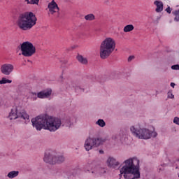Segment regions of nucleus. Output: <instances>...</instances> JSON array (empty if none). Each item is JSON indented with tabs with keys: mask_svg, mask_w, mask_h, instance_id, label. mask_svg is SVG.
Instances as JSON below:
<instances>
[{
	"mask_svg": "<svg viewBox=\"0 0 179 179\" xmlns=\"http://www.w3.org/2000/svg\"><path fill=\"white\" fill-rule=\"evenodd\" d=\"M31 122L32 127L36 129V131H41L45 129L50 132H55L61 128L62 122L61 119L57 117L50 116L47 114L41 115L31 119Z\"/></svg>",
	"mask_w": 179,
	"mask_h": 179,
	"instance_id": "nucleus-1",
	"label": "nucleus"
},
{
	"mask_svg": "<svg viewBox=\"0 0 179 179\" xmlns=\"http://www.w3.org/2000/svg\"><path fill=\"white\" fill-rule=\"evenodd\" d=\"M124 163L125 164L120 169V177L123 176L124 179L141 178L140 161L138 158H129Z\"/></svg>",
	"mask_w": 179,
	"mask_h": 179,
	"instance_id": "nucleus-2",
	"label": "nucleus"
},
{
	"mask_svg": "<svg viewBox=\"0 0 179 179\" xmlns=\"http://www.w3.org/2000/svg\"><path fill=\"white\" fill-rule=\"evenodd\" d=\"M37 23V17L33 12H25L18 15L17 20V26H18L20 30L27 31L33 29L34 26H36Z\"/></svg>",
	"mask_w": 179,
	"mask_h": 179,
	"instance_id": "nucleus-3",
	"label": "nucleus"
},
{
	"mask_svg": "<svg viewBox=\"0 0 179 179\" xmlns=\"http://www.w3.org/2000/svg\"><path fill=\"white\" fill-rule=\"evenodd\" d=\"M115 50V41L112 38H106L101 42L99 54L101 59H107Z\"/></svg>",
	"mask_w": 179,
	"mask_h": 179,
	"instance_id": "nucleus-4",
	"label": "nucleus"
},
{
	"mask_svg": "<svg viewBox=\"0 0 179 179\" xmlns=\"http://www.w3.org/2000/svg\"><path fill=\"white\" fill-rule=\"evenodd\" d=\"M130 131L131 134L136 136V138H138V139H150L152 138H156L157 136V133L155 131H152L148 129L145 128H136L135 126H131L130 127Z\"/></svg>",
	"mask_w": 179,
	"mask_h": 179,
	"instance_id": "nucleus-5",
	"label": "nucleus"
},
{
	"mask_svg": "<svg viewBox=\"0 0 179 179\" xmlns=\"http://www.w3.org/2000/svg\"><path fill=\"white\" fill-rule=\"evenodd\" d=\"M106 141L107 138H88L85 143V149L89 152L93 148H99V146L103 145Z\"/></svg>",
	"mask_w": 179,
	"mask_h": 179,
	"instance_id": "nucleus-6",
	"label": "nucleus"
},
{
	"mask_svg": "<svg viewBox=\"0 0 179 179\" xmlns=\"http://www.w3.org/2000/svg\"><path fill=\"white\" fill-rule=\"evenodd\" d=\"M18 48L22 51V55L24 57H31L36 54V47L31 42L25 41L18 46Z\"/></svg>",
	"mask_w": 179,
	"mask_h": 179,
	"instance_id": "nucleus-7",
	"label": "nucleus"
},
{
	"mask_svg": "<svg viewBox=\"0 0 179 179\" xmlns=\"http://www.w3.org/2000/svg\"><path fill=\"white\" fill-rule=\"evenodd\" d=\"M10 120H17V118H22V120H25L28 122L30 121L29 120V115L26 113L24 110H20L19 107H16L15 110L11 109V111L9 114Z\"/></svg>",
	"mask_w": 179,
	"mask_h": 179,
	"instance_id": "nucleus-8",
	"label": "nucleus"
},
{
	"mask_svg": "<svg viewBox=\"0 0 179 179\" xmlns=\"http://www.w3.org/2000/svg\"><path fill=\"white\" fill-rule=\"evenodd\" d=\"M43 160L45 163H48L49 164H57V152L47 151L45 152Z\"/></svg>",
	"mask_w": 179,
	"mask_h": 179,
	"instance_id": "nucleus-9",
	"label": "nucleus"
},
{
	"mask_svg": "<svg viewBox=\"0 0 179 179\" xmlns=\"http://www.w3.org/2000/svg\"><path fill=\"white\" fill-rule=\"evenodd\" d=\"M52 93V90L51 89L46 90L43 91H41L38 93L36 92H31L32 96H35V100L37 99H48L51 96V94Z\"/></svg>",
	"mask_w": 179,
	"mask_h": 179,
	"instance_id": "nucleus-10",
	"label": "nucleus"
},
{
	"mask_svg": "<svg viewBox=\"0 0 179 179\" xmlns=\"http://www.w3.org/2000/svg\"><path fill=\"white\" fill-rule=\"evenodd\" d=\"M14 69L15 67L11 64H5L1 66L0 71L3 75L9 76L13 72Z\"/></svg>",
	"mask_w": 179,
	"mask_h": 179,
	"instance_id": "nucleus-11",
	"label": "nucleus"
},
{
	"mask_svg": "<svg viewBox=\"0 0 179 179\" xmlns=\"http://www.w3.org/2000/svg\"><path fill=\"white\" fill-rule=\"evenodd\" d=\"M108 166L110 169H118L120 167V162L114 157H109L107 160Z\"/></svg>",
	"mask_w": 179,
	"mask_h": 179,
	"instance_id": "nucleus-12",
	"label": "nucleus"
},
{
	"mask_svg": "<svg viewBox=\"0 0 179 179\" xmlns=\"http://www.w3.org/2000/svg\"><path fill=\"white\" fill-rule=\"evenodd\" d=\"M48 8L50 12H51L52 15H54V13H55L57 10H59V7H58V4H57L55 1L54 0L48 3Z\"/></svg>",
	"mask_w": 179,
	"mask_h": 179,
	"instance_id": "nucleus-13",
	"label": "nucleus"
},
{
	"mask_svg": "<svg viewBox=\"0 0 179 179\" xmlns=\"http://www.w3.org/2000/svg\"><path fill=\"white\" fill-rule=\"evenodd\" d=\"M154 5L157 6L155 11L157 13H160V12H163V2L160 1H155L154 2Z\"/></svg>",
	"mask_w": 179,
	"mask_h": 179,
	"instance_id": "nucleus-14",
	"label": "nucleus"
},
{
	"mask_svg": "<svg viewBox=\"0 0 179 179\" xmlns=\"http://www.w3.org/2000/svg\"><path fill=\"white\" fill-rule=\"evenodd\" d=\"M62 124V127H66L67 128H71L72 125H73V122L71 120V118L66 119L64 120Z\"/></svg>",
	"mask_w": 179,
	"mask_h": 179,
	"instance_id": "nucleus-15",
	"label": "nucleus"
},
{
	"mask_svg": "<svg viewBox=\"0 0 179 179\" xmlns=\"http://www.w3.org/2000/svg\"><path fill=\"white\" fill-rule=\"evenodd\" d=\"M17 176H19L18 171H12L8 173L7 177H8V178H15V177H17Z\"/></svg>",
	"mask_w": 179,
	"mask_h": 179,
	"instance_id": "nucleus-16",
	"label": "nucleus"
},
{
	"mask_svg": "<svg viewBox=\"0 0 179 179\" xmlns=\"http://www.w3.org/2000/svg\"><path fill=\"white\" fill-rule=\"evenodd\" d=\"M77 59L78 62H80V64H83L84 65H86V64H87V59L84 58L82 55L77 56Z\"/></svg>",
	"mask_w": 179,
	"mask_h": 179,
	"instance_id": "nucleus-17",
	"label": "nucleus"
},
{
	"mask_svg": "<svg viewBox=\"0 0 179 179\" xmlns=\"http://www.w3.org/2000/svg\"><path fill=\"white\" fill-rule=\"evenodd\" d=\"M135 27L132 24H128L124 27V33H129V31H132Z\"/></svg>",
	"mask_w": 179,
	"mask_h": 179,
	"instance_id": "nucleus-18",
	"label": "nucleus"
},
{
	"mask_svg": "<svg viewBox=\"0 0 179 179\" xmlns=\"http://www.w3.org/2000/svg\"><path fill=\"white\" fill-rule=\"evenodd\" d=\"M172 14L175 16L174 21L179 22V9L172 12Z\"/></svg>",
	"mask_w": 179,
	"mask_h": 179,
	"instance_id": "nucleus-19",
	"label": "nucleus"
},
{
	"mask_svg": "<svg viewBox=\"0 0 179 179\" xmlns=\"http://www.w3.org/2000/svg\"><path fill=\"white\" fill-rule=\"evenodd\" d=\"M85 20H89L90 22H92V20H94L96 19V17L93 14H88L85 16Z\"/></svg>",
	"mask_w": 179,
	"mask_h": 179,
	"instance_id": "nucleus-20",
	"label": "nucleus"
},
{
	"mask_svg": "<svg viewBox=\"0 0 179 179\" xmlns=\"http://www.w3.org/2000/svg\"><path fill=\"white\" fill-rule=\"evenodd\" d=\"M6 83H12V80L6 79V78L5 77H3L0 80V85H6Z\"/></svg>",
	"mask_w": 179,
	"mask_h": 179,
	"instance_id": "nucleus-21",
	"label": "nucleus"
},
{
	"mask_svg": "<svg viewBox=\"0 0 179 179\" xmlns=\"http://www.w3.org/2000/svg\"><path fill=\"white\" fill-rule=\"evenodd\" d=\"M65 162V157L62 155L57 156L56 155V163H64Z\"/></svg>",
	"mask_w": 179,
	"mask_h": 179,
	"instance_id": "nucleus-22",
	"label": "nucleus"
},
{
	"mask_svg": "<svg viewBox=\"0 0 179 179\" xmlns=\"http://www.w3.org/2000/svg\"><path fill=\"white\" fill-rule=\"evenodd\" d=\"M96 124L101 127V128L106 127V122H104L103 119H99L98 121H96Z\"/></svg>",
	"mask_w": 179,
	"mask_h": 179,
	"instance_id": "nucleus-23",
	"label": "nucleus"
},
{
	"mask_svg": "<svg viewBox=\"0 0 179 179\" xmlns=\"http://www.w3.org/2000/svg\"><path fill=\"white\" fill-rule=\"evenodd\" d=\"M40 0H25V2H27L30 5H38Z\"/></svg>",
	"mask_w": 179,
	"mask_h": 179,
	"instance_id": "nucleus-24",
	"label": "nucleus"
},
{
	"mask_svg": "<svg viewBox=\"0 0 179 179\" xmlns=\"http://www.w3.org/2000/svg\"><path fill=\"white\" fill-rule=\"evenodd\" d=\"M84 171L85 173H92V174H97V171H96L94 169H87L86 168L84 169Z\"/></svg>",
	"mask_w": 179,
	"mask_h": 179,
	"instance_id": "nucleus-25",
	"label": "nucleus"
},
{
	"mask_svg": "<svg viewBox=\"0 0 179 179\" xmlns=\"http://www.w3.org/2000/svg\"><path fill=\"white\" fill-rule=\"evenodd\" d=\"M73 87L75 88V90L77 92V93H79V92H85V90L80 88L79 86L73 85Z\"/></svg>",
	"mask_w": 179,
	"mask_h": 179,
	"instance_id": "nucleus-26",
	"label": "nucleus"
},
{
	"mask_svg": "<svg viewBox=\"0 0 179 179\" xmlns=\"http://www.w3.org/2000/svg\"><path fill=\"white\" fill-rule=\"evenodd\" d=\"M98 173H99V174H104L105 173H106V169H104V168H99L98 169Z\"/></svg>",
	"mask_w": 179,
	"mask_h": 179,
	"instance_id": "nucleus-27",
	"label": "nucleus"
},
{
	"mask_svg": "<svg viewBox=\"0 0 179 179\" xmlns=\"http://www.w3.org/2000/svg\"><path fill=\"white\" fill-rule=\"evenodd\" d=\"M171 69H173V71H179V64L171 66Z\"/></svg>",
	"mask_w": 179,
	"mask_h": 179,
	"instance_id": "nucleus-28",
	"label": "nucleus"
},
{
	"mask_svg": "<svg viewBox=\"0 0 179 179\" xmlns=\"http://www.w3.org/2000/svg\"><path fill=\"white\" fill-rule=\"evenodd\" d=\"M173 123L176 124V125H179V117H175L173 119Z\"/></svg>",
	"mask_w": 179,
	"mask_h": 179,
	"instance_id": "nucleus-29",
	"label": "nucleus"
},
{
	"mask_svg": "<svg viewBox=\"0 0 179 179\" xmlns=\"http://www.w3.org/2000/svg\"><path fill=\"white\" fill-rule=\"evenodd\" d=\"M168 99H174V96L171 92H168Z\"/></svg>",
	"mask_w": 179,
	"mask_h": 179,
	"instance_id": "nucleus-30",
	"label": "nucleus"
},
{
	"mask_svg": "<svg viewBox=\"0 0 179 179\" xmlns=\"http://www.w3.org/2000/svg\"><path fill=\"white\" fill-rule=\"evenodd\" d=\"M166 12H167V13H171V10H173V9L171 8H170V6H168L166 8Z\"/></svg>",
	"mask_w": 179,
	"mask_h": 179,
	"instance_id": "nucleus-31",
	"label": "nucleus"
},
{
	"mask_svg": "<svg viewBox=\"0 0 179 179\" xmlns=\"http://www.w3.org/2000/svg\"><path fill=\"white\" fill-rule=\"evenodd\" d=\"M135 58V56H129L128 58V62H131V61H132V59H134Z\"/></svg>",
	"mask_w": 179,
	"mask_h": 179,
	"instance_id": "nucleus-32",
	"label": "nucleus"
},
{
	"mask_svg": "<svg viewBox=\"0 0 179 179\" xmlns=\"http://www.w3.org/2000/svg\"><path fill=\"white\" fill-rule=\"evenodd\" d=\"M171 87H174L176 86V83H171Z\"/></svg>",
	"mask_w": 179,
	"mask_h": 179,
	"instance_id": "nucleus-33",
	"label": "nucleus"
},
{
	"mask_svg": "<svg viewBox=\"0 0 179 179\" xmlns=\"http://www.w3.org/2000/svg\"><path fill=\"white\" fill-rule=\"evenodd\" d=\"M99 153H100V155H103L104 154V151L103 150H99Z\"/></svg>",
	"mask_w": 179,
	"mask_h": 179,
	"instance_id": "nucleus-34",
	"label": "nucleus"
},
{
	"mask_svg": "<svg viewBox=\"0 0 179 179\" xmlns=\"http://www.w3.org/2000/svg\"><path fill=\"white\" fill-rule=\"evenodd\" d=\"M64 64H68V61L67 60H64Z\"/></svg>",
	"mask_w": 179,
	"mask_h": 179,
	"instance_id": "nucleus-35",
	"label": "nucleus"
},
{
	"mask_svg": "<svg viewBox=\"0 0 179 179\" xmlns=\"http://www.w3.org/2000/svg\"><path fill=\"white\" fill-rule=\"evenodd\" d=\"M161 166H162L163 167H166V166H167V165L166 164H162Z\"/></svg>",
	"mask_w": 179,
	"mask_h": 179,
	"instance_id": "nucleus-36",
	"label": "nucleus"
},
{
	"mask_svg": "<svg viewBox=\"0 0 179 179\" xmlns=\"http://www.w3.org/2000/svg\"><path fill=\"white\" fill-rule=\"evenodd\" d=\"M2 157V153L0 152V158Z\"/></svg>",
	"mask_w": 179,
	"mask_h": 179,
	"instance_id": "nucleus-37",
	"label": "nucleus"
},
{
	"mask_svg": "<svg viewBox=\"0 0 179 179\" xmlns=\"http://www.w3.org/2000/svg\"><path fill=\"white\" fill-rule=\"evenodd\" d=\"M163 169H162V168H159V171H163Z\"/></svg>",
	"mask_w": 179,
	"mask_h": 179,
	"instance_id": "nucleus-38",
	"label": "nucleus"
},
{
	"mask_svg": "<svg viewBox=\"0 0 179 179\" xmlns=\"http://www.w3.org/2000/svg\"><path fill=\"white\" fill-rule=\"evenodd\" d=\"M177 162H179V159H177Z\"/></svg>",
	"mask_w": 179,
	"mask_h": 179,
	"instance_id": "nucleus-39",
	"label": "nucleus"
},
{
	"mask_svg": "<svg viewBox=\"0 0 179 179\" xmlns=\"http://www.w3.org/2000/svg\"><path fill=\"white\" fill-rule=\"evenodd\" d=\"M176 169H178V166H176Z\"/></svg>",
	"mask_w": 179,
	"mask_h": 179,
	"instance_id": "nucleus-40",
	"label": "nucleus"
},
{
	"mask_svg": "<svg viewBox=\"0 0 179 179\" xmlns=\"http://www.w3.org/2000/svg\"><path fill=\"white\" fill-rule=\"evenodd\" d=\"M178 177H179V173H178Z\"/></svg>",
	"mask_w": 179,
	"mask_h": 179,
	"instance_id": "nucleus-41",
	"label": "nucleus"
}]
</instances>
